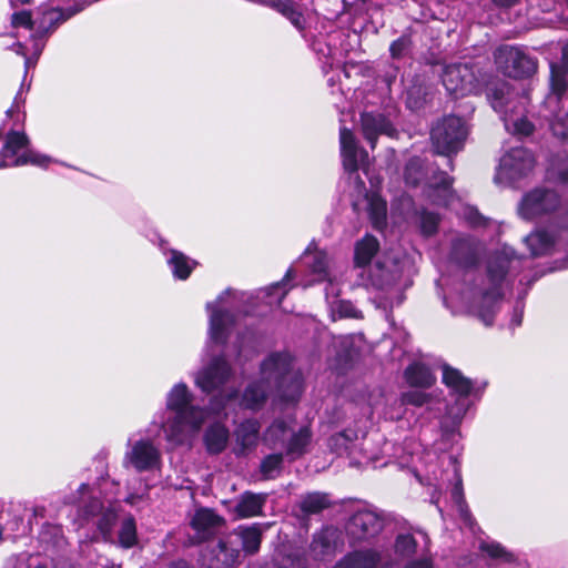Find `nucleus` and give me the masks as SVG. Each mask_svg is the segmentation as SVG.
Here are the masks:
<instances>
[{"mask_svg": "<svg viewBox=\"0 0 568 568\" xmlns=\"http://www.w3.org/2000/svg\"><path fill=\"white\" fill-rule=\"evenodd\" d=\"M423 163L419 158L410 159L404 171L405 182L409 185H417L423 178Z\"/></svg>", "mask_w": 568, "mask_h": 568, "instance_id": "de8ad7c7", "label": "nucleus"}, {"mask_svg": "<svg viewBox=\"0 0 568 568\" xmlns=\"http://www.w3.org/2000/svg\"><path fill=\"white\" fill-rule=\"evenodd\" d=\"M560 206V197L549 189H535L524 195L518 213L524 220H534L555 212Z\"/></svg>", "mask_w": 568, "mask_h": 568, "instance_id": "4468645a", "label": "nucleus"}, {"mask_svg": "<svg viewBox=\"0 0 568 568\" xmlns=\"http://www.w3.org/2000/svg\"><path fill=\"white\" fill-rule=\"evenodd\" d=\"M53 160L29 148V139L23 132L10 131L0 151V168L32 164L47 168Z\"/></svg>", "mask_w": 568, "mask_h": 568, "instance_id": "0eeeda50", "label": "nucleus"}, {"mask_svg": "<svg viewBox=\"0 0 568 568\" xmlns=\"http://www.w3.org/2000/svg\"><path fill=\"white\" fill-rule=\"evenodd\" d=\"M136 498H138V497H136L135 495H130V496H128V497H126V501H128L129 504H132V505H133V504L135 503V499H136Z\"/></svg>", "mask_w": 568, "mask_h": 568, "instance_id": "338daca9", "label": "nucleus"}, {"mask_svg": "<svg viewBox=\"0 0 568 568\" xmlns=\"http://www.w3.org/2000/svg\"><path fill=\"white\" fill-rule=\"evenodd\" d=\"M406 568H433V562L429 557L423 556L417 560L408 562Z\"/></svg>", "mask_w": 568, "mask_h": 568, "instance_id": "5fc2aeb1", "label": "nucleus"}, {"mask_svg": "<svg viewBox=\"0 0 568 568\" xmlns=\"http://www.w3.org/2000/svg\"><path fill=\"white\" fill-rule=\"evenodd\" d=\"M262 439L268 448L283 449L290 460H295L308 452L312 433L307 425L296 427L292 422L275 419Z\"/></svg>", "mask_w": 568, "mask_h": 568, "instance_id": "423d86ee", "label": "nucleus"}, {"mask_svg": "<svg viewBox=\"0 0 568 568\" xmlns=\"http://www.w3.org/2000/svg\"><path fill=\"white\" fill-rule=\"evenodd\" d=\"M169 568H191L185 561L173 562Z\"/></svg>", "mask_w": 568, "mask_h": 568, "instance_id": "680f3d73", "label": "nucleus"}, {"mask_svg": "<svg viewBox=\"0 0 568 568\" xmlns=\"http://www.w3.org/2000/svg\"><path fill=\"white\" fill-rule=\"evenodd\" d=\"M453 183V179L448 176L447 174L443 173L438 178V180L433 182V186L437 192H443V197L438 194L435 197V202L440 205L448 206L452 204L454 199V193L450 189Z\"/></svg>", "mask_w": 568, "mask_h": 568, "instance_id": "37998d69", "label": "nucleus"}, {"mask_svg": "<svg viewBox=\"0 0 568 568\" xmlns=\"http://www.w3.org/2000/svg\"><path fill=\"white\" fill-rule=\"evenodd\" d=\"M419 545L414 534H399L395 541V551L402 557H410L417 551Z\"/></svg>", "mask_w": 568, "mask_h": 568, "instance_id": "c03bdc74", "label": "nucleus"}, {"mask_svg": "<svg viewBox=\"0 0 568 568\" xmlns=\"http://www.w3.org/2000/svg\"><path fill=\"white\" fill-rule=\"evenodd\" d=\"M235 535L242 540L243 550L247 554H255L260 549L262 530L258 525L239 527Z\"/></svg>", "mask_w": 568, "mask_h": 568, "instance_id": "ea45409f", "label": "nucleus"}, {"mask_svg": "<svg viewBox=\"0 0 568 568\" xmlns=\"http://www.w3.org/2000/svg\"><path fill=\"white\" fill-rule=\"evenodd\" d=\"M535 165L534 155L524 148H513L501 156L496 180L514 182L528 174Z\"/></svg>", "mask_w": 568, "mask_h": 568, "instance_id": "dca6fc26", "label": "nucleus"}, {"mask_svg": "<svg viewBox=\"0 0 568 568\" xmlns=\"http://www.w3.org/2000/svg\"><path fill=\"white\" fill-rule=\"evenodd\" d=\"M119 544L123 548H131L136 544V526L133 517H126L119 531Z\"/></svg>", "mask_w": 568, "mask_h": 568, "instance_id": "a18cd8bd", "label": "nucleus"}, {"mask_svg": "<svg viewBox=\"0 0 568 568\" xmlns=\"http://www.w3.org/2000/svg\"><path fill=\"white\" fill-rule=\"evenodd\" d=\"M123 465L126 468H133L138 473L160 470L162 466L161 449L150 438L130 439Z\"/></svg>", "mask_w": 568, "mask_h": 568, "instance_id": "1a4fd4ad", "label": "nucleus"}, {"mask_svg": "<svg viewBox=\"0 0 568 568\" xmlns=\"http://www.w3.org/2000/svg\"><path fill=\"white\" fill-rule=\"evenodd\" d=\"M531 256H540L550 252L555 236L544 230H537L525 237Z\"/></svg>", "mask_w": 568, "mask_h": 568, "instance_id": "f704fd0d", "label": "nucleus"}, {"mask_svg": "<svg viewBox=\"0 0 568 568\" xmlns=\"http://www.w3.org/2000/svg\"><path fill=\"white\" fill-rule=\"evenodd\" d=\"M479 549L486 552L490 558L500 559L504 562L515 564L518 568H527V562L520 560L513 552L506 550L499 542L496 541H480Z\"/></svg>", "mask_w": 568, "mask_h": 568, "instance_id": "e433bc0d", "label": "nucleus"}, {"mask_svg": "<svg viewBox=\"0 0 568 568\" xmlns=\"http://www.w3.org/2000/svg\"><path fill=\"white\" fill-rule=\"evenodd\" d=\"M521 258L514 248L504 246L494 253L487 263V286H483L474 296L469 311L485 325H491L501 301V287L506 275L516 270Z\"/></svg>", "mask_w": 568, "mask_h": 568, "instance_id": "7ed1b4c3", "label": "nucleus"}, {"mask_svg": "<svg viewBox=\"0 0 568 568\" xmlns=\"http://www.w3.org/2000/svg\"><path fill=\"white\" fill-rule=\"evenodd\" d=\"M484 251L483 244L470 236H457L452 243L450 258L463 267L477 264Z\"/></svg>", "mask_w": 568, "mask_h": 568, "instance_id": "5701e85b", "label": "nucleus"}, {"mask_svg": "<svg viewBox=\"0 0 568 568\" xmlns=\"http://www.w3.org/2000/svg\"><path fill=\"white\" fill-rule=\"evenodd\" d=\"M544 106L548 111L545 118L549 120L554 135L568 143V111L566 112L568 110V94H564L561 102L555 110L547 108L545 104Z\"/></svg>", "mask_w": 568, "mask_h": 568, "instance_id": "bb28decb", "label": "nucleus"}, {"mask_svg": "<svg viewBox=\"0 0 568 568\" xmlns=\"http://www.w3.org/2000/svg\"><path fill=\"white\" fill-rule=\"evenodd\" d=\"M79 490H80V494H81V495H83V494H85V493H88V491H89V486H88V485H85V484H82V485L80 486V489H79Z\"/></svg>", "mask_w": 568, "mask_h": 568, "instance_id": "69168bd1", "label": "nucleus"}, {"mask_svg": "<svg viewBox=\"0 0 568 568\" xmlns=\"http://www.w3.org/2000/svg\"><path fill=\"white\" fill-rule=\"evenodd\" d=\"M108 503L110 507L105 509L104 505L98 500L92 499L89 505L84 506V513L88 516H95L101 514V519L99 520V529L106 537L110 536L112 526L116 518L115 510L111 507V500L108 498Z\"/></svg>", "mask_w": 568, "mask_h": 568, "instance_id": "c85d7f7f", "label": "nucleus"}, {"mask_svg": "<svg viewBox=\"0 0 568 568\" xmlns=\"http://www.w3.org/2000/svg\"><path fill=\"white\" fill-rule=\"evenodd\" d=\"M372 460V457L371 456H366L365 457V460H358V462H355V463H352L353 465H363V464H366L368 462Z\"/></svg>", "mask_w": 568, "mask_h": 568, "instance_id": "0e129e2a", "label": "nucleus"}, {"mask_svg": "<svg viewBox=\"0 0 568 568\" xmlns=\"http://www.w3.org/2000/svg\"><path fill=\"white\" fill-rule=\"evenodd\" d=\"M331 505L329 498L323 493H310L300 500V508L305 515L317 514Z\"/></svg>", "mask_w": 568, "mask_h": 568, "instance_id": "a19ab883", "label": "nucleus"}, {"mask_svg": "<svg viewBox=\"0 0 568 568\" xmlns=\"http://www.w3.org/2000/svg\"><path fill=\"white\" fill-rule=\"evenodd\" d=\"M339 144L343 166L348 172L358 197L363 196L367 201L368 213L374 227L381 229L386 219V201L376 193L368 195L364 182L357 174L359 169H366L368 154L358 145L355 135L347 128H341L339 130Z\"/></svg>", "mask_w": 568, "mask_h": 568, "instance_id": "20e7f679", "label": "nucleus"}, {"mask_svg": "<svg viewBox=\"0 0 568 568\" xmlns=\"http://www.w3.org/2000/svg\"><path fill=\"white\" fill-rule=\"evenodd\" d=\"M467 136V126L458 116H447L438 122L430 133L436 151L449 155L458 152Z\"/></svg>", "mask_w": 568, "mask_h": 568, "instance_id": "6e6552de", "label": "nucleus"}, {"mask_svg": "<svg viewBox=\"0 0 568 568\" xmlns=\"http://www.w3.org/2000/svg\"><path fill=\"white\" fill-rule=\"evenodd\" d=\"M357 439L358 435L355 430L345 429L329 438V447L338 455L346 454L347 456L353 457L358 446Z\"/></svg>", "mask_w": 568, "mask_h": 568, "instance_id": "473e14b6", "label": "nucleus"}, {"mask_svg": "<svg viewBox=\"0 0 568 568\" xmlns=\"http://www.w3.org/2000/svg\"><path fill=\"white\" fill-rule=\"evenodd\" d=\"M273 8L284 14L292 24L302 30L305 26V19L303 14L297 10L296 6L290 1L288 3L273 2Z\"/></svg>", "mask_w": 568, "mask_h": 568, "instance_id": "49530a36", "label": "nucleus"}, {"mask_svg": "<svg viewBox=\"0 0 568 568\" xmlns=\"http://www.w3.org/2000/svg\"><path fill=\"white\" fill-rule=\"evenodd\" d=\"M343 546V532L335 527H325L314 536L310 547V556L314 560H328L342 550Z\"/></svg>", "mask_w": 568, "mask_h": 568, "instance_id": "412c9836", "label": "nucleus"}, {"mask_svg": "<svg viewBox=\"0 0 568 568\" xmlns=\"http://www.w3.org/2000/svg\"><path fill=\"white\" fill-rule=\"evenodd\" d=\"M303 260L305 264L310 267L312 274L316 275V280L310 283H305L304 287H307L315 282L326 281V297H337L339 294V290L337 287L336 278L333 277L329 273V260L327 254L323 251H313L311 246H308L304 252Z\"/></svg>", "mask_w": 568, "mask_h": 568, "instance_id": "f3484780", "label": "nucleus"}, {"mask_svg": "<svg viewBox=\"0 0 568 568\" xmlns=\"http://www.w3.org/2000/svg\"><path fill=\"white\" fill-rule=\"evenodd\" d=\"M568 90V43L561 48L559 62L550 63V92L545 99V105L555 110Z\"/></svg>", "mask_w": 568, "mask_h": 568, "instance_id": "a211bd4d", "label": "nucleus"}, {"mask_svg": "<svg viewBox=\"0 0 568 568\" xmlns=\"http://www.w3.org/2000/svg\"><path fill=\"white\" fill-rule=\"evenodd\" d=\"M484 217L478 213V212H474V216L470 217V222L474 224V225H480L483 224L484 222Z\"/></svg>", "mask_w": 568, "mask_h": 568, "instance_id": "052dcab7", "label": "nucleus"}, {"mask_svg": "<svg viewBox=\"0 0 568 568\" xmlns=\"http://www.w3.org/2000/svg\"><path fill=\"white\" fill-rule=\"evenodd\" d=\"M231 291L222 293L214 302L207 303L206 308L210 311L209 351L211 344H224L226 341L229 328L234 322V316L230 311L226 298L230 297Z\"/></svg>", "mask_w": 568, "mask_h": 568, "instance_id": "ddd939ff", "label": "nucleus"}, {"mask_svg": "<svg viewBox=\"0 0 568 568\" xmlns=\"http://www.w3.org/2000/svg\"><path fill=\"white\" fill-rule=\"evenodd\" d=\"M494 4L500 8H510L518 3L519 0H491Z\"/></svg>", "mask_w": 568, "mask_h": 568, "instance_id": "13d9d810", "label": "nucleus"}, {"mask_svg": "<svg viewBox=\"0 0 568 568\" xmlns=\"http://www.w3.org/2000/svg\"><path fill=\"white\" fill-rule=\"evenodd\" d=\"M11 23L14 28L23 27L26 29H32V18L30 11L16 12L11 17Z\"/></svg>", "mask_w": 568, "mask_h": 568, "instance_id": "3c124183", "label": "nucleus"}, {"mask_svg": "<svg viewBox=\"0 0 568 568\" xmlns=\"http://www.w3.org/2000/svg\"><path fill=\"white\" fill-rule=\"evenodd\" d=\"M416 535L422 539L423 541V550H426L428 548V542H429V539L427 537V535L422 531V530H417L416 531Z\"/></svg>", "mask_w": 568, "mask_h": 568, "instance_id": "bf43d9fd", "label": "nucleus"}, {"mask_svg": "<svg viewBox=\"0 0 568 568\" xmlns=\"http://www.w3.org/2000/svg\"><path fill=\"white\" fill-rule=\"evenodd\" d=\"M523 314H524V305H523V303H517L514 308L513 318H511V323H510L511 328H515L521 324Z\"/></svg>", "mask_w": 568, "mask_h": 568, "instance_id": "864d4df0", "label": "nucleus"}, {"mask_svg": "<svg viewBox=\"0 0 568 568\" xmlns=\"http://www.w3.org/2000/svg\"><path fill=\"white\" fill-rule=\"evenodd\" d=\"M384 528V519L373 509L363 508L355 511L346 525L351 542L368 541Z\"/></svg>", "mask_w": 568, "mask_h": 568, "instance_id": "2eb2a0df", "label": "nucleus"}, {"mask_svg": "<svg viewBox=\"0 0 568 568\" xmlns=\"http://www.w3.org/2000/svg\"><path fill=\"white\" fill-rule=\"evenodd\" d=\"M24 89H23V85H21L20 90L18 91L16 98H14V102H13V105L11 106V109L8 110V113H12L13 111H19L20 108L24 104Z\"/></svg>", "mask_w": 568, "mask_h": 568, "instance_id": "6e6d98bb", "label": "nucleus"}, {"mask_svg": "<svg viewBox=\"0 0 568 568\" xmlns=\"http://www.w3.org/2000/svg\"><path fill=\"white\" fill-rule=\"evenodd\" d=\"M409 47V39L406 38V37H400L399 39H397L396 41H394L392 44H390V54L393 58H399L402 57L405 51L408 49Z\"/></svg>", "mask_w": 568, "mask_h": 568, "instance_id": "603ef678", "label": "nucleus"}, {"mask_svg": "<svg viewBox=\"0 0 568 568\" xmlns=\"http://www.w3.org/2000/svg\"><path fill=\"white\" fill-rule=\"evenodd\" d=\"M404 378L413 388H429L436 382V377L429 367L418 362H415L405 368Z\"/></svg>", "mask_w": 568, "mask_h": 568, "instance_id": "cd10ccee", "label": "nucleus"}, {"mask_svg": "<svg viewBox=\"0 0 568 568\" xmlns=\"http://www.w3.org/2000/svg\"><path fill=\"white\" fill-rule=\"evenodd\" d=\"M491 108L499 113L505 128L511 134L529 135L532 124L526 119V98L519 97L505 81L493 83L487 90Z\"/></svg>", "mask_w": 568, "mask_h": 568, "instance_id": "39448f33", "label": "nucleus"}, {"mask_svg": "<svg viewBox=\"0 0 568 568\" xmlns=\"http://www.w3.org/2000/svg\"><path fill=\"white\" fill-rule=\"evenodd\" d=\"M295 274L292 268H288L283 281L280 283H275L271 285L270 287L261 291V294H263L264 297L267 298V303L272 305L274 302L281 303L283 297L286 295L288 290L292 287H287V282L294 278Z\"/></svg>", "mask_w": 568, "mask_h": 568, "instance_id": "79ce46f5", "label": "nucleus"}, {"mask_svg": "<svg viewBox=\"0 0 568 568\" xmlns=\"http://www.w3.org/2000/svg\"><path fill=\"white\" fill-rule=\"evenodd\" d=\"M231 367L222 356L213 357L195 374V385L205 393L222 386L231 376Z\"/></svg>", "mask_w": 568, "mask_h": 568, "instance_id": "aec40b11", "label": "nucleus"}, {"mask_svg": "<svg viewBox=\"0 0 568 568\" xmlns=\"http://www.w3.org/2000/svg\"><path fill=\"white\" fill-rule=\"evenodd\" d=\"M339 313L346 317H356L357 313L349 303L341 301L338 304Z\"/></svg>", "mask_w": 568, "mask_h": 568, "instance_id": "4d7b16f0", "label": "nucleus"}, {"mask_svg": "<svg viewBox=\"0 0 568 568\" xmlns=\"http://www.w3.org/2000/svg\"><path fill=\"white\" fill-rule=\"evenodd\" d=\"M398 277L397 270L385 267L378 262L369 267V284L386 293L385 298L390 306L399 305L404 300L402 291L397 287Z\"/></svg>", "mask_w": 568, "mask_h": 568, "instance_id": "6ab92c4d", "label": "nucleus"}, {"mask_svg": "<svg viewBox=\"0 0 568 568\" xmlns=\"http://www.w3.org/2000/svg\"><path fill=\"white\" fill-rule=\"evenodd\" d=\"M260 424L255 419H247L240 424L235 430L236 444L241 447V452L244 453L247 449H252L258 442Z\"/></svg>", "mask_w": 568, "mask_h": 568, "instance_id": "7c9ffc66", "label": "nucleus"}, {"mask_svg": "<svg viewBox=\"0 0 568 568\" xmlns=\"http://www.w3.org/2000/svg\"><path fill=\"white\" fill-rule=\"evenodd\" d=\"M424 388H414L400 394L399 400L402 405H412L415 407L427 406L433 410V405L439 403L442 392L427 393Z\"/></svg>", "mask_w": 568, "mask_h": 568, "instance_id": "2f4dec72", "label": "nucleus"}, {"mask_svg": "<svg viewBox=\"0 0 568 568\" xmlns=\"http://www.w3.org/2000/svg\"><path fill=\"white\" fill-rule=\"evenodd\" d=\"M31 63H32L31 59L30 58H26V62H24L26 69H28L31 65Z\"/></svg>", "mask_w": 568, "mask_h": 568, "instance_id": "774afa93", "label": "nucleus"}, {"mask_svg": "<svg viewBox=\"0 0 568 568\" xmlns=\"http://www.w3.org/2000/svg\"><path fill=\"white\" fill-rule=\"evenodd\" d=\"M379 243L373 235H365L355 245V264L363 267L369 264L372 258L378 252Z\"/></svg>", "mask_w": 568, "mask_h": 568, "instance_id": "c9c22d12", "label": "nucleus"}, {"mask_svg": "<svg viewBox=\"0 0 568 568\" xmlns=\"http://www.w3.org/2000/svg\"><path fill=\"white\" fill-rule=\"evenodd\" d=\"M303 390L300 372L292 368V357L287 353L271 354L261 365V378L244 392L243 405L250 409L260 408L271 392L287 403L298 399Z\"/></svg>", "mask_w": 568, "mask_h": 568, "instance_id": "f257e3e1", "label": "nucleus"}, {"mask_svg": "<svg viewBox=\"0 0 568 568\" xmlns=\"http://www.w3.org/2000/svg\"><path fill=\"white\" fill-rule=\"evenodd\" d=\"M439 217L432 212H422L420 214V231L425 236H430L437 232Z\"/></svg>", "mask_w": 568, "mask_h": 568, "instance_id": "8fccbe9b", "label": "nucleus"}, {"mask_svg": "<svg viewBox=\"0 0 568 568\" xmlns=\"http://www.w3.org/2000/svg\"><path fill=\"white\" fill-rule=\"evenodd\" d=\"M282 463V453L271 454L262 460L261 471L266 478H273L280 473Z\"/></svg>", "mask_w": 568, "mask_h": 568, "instance_id": "09e8293b", "label": "nucleus"}, {"mask_svg": "<svg viewBox=\"0 0 568 568\" xmlns=\"http://www.w3.org/2000/svg\"><path fill=\"white\" fill-rule=\"evenodd\" d=\"M454 478L456 480L455 486L452 490V498L454 503L456 504L457 511L459 514L460 519L464 521V524L469 527L471 530H474L476 523L468 509V506L465 503L464 494H463V486H462V476L459 473V469L456 465H454Z\"/></svg>", "mask_w": 568, "mask_h": 568, "instance_id": "72a5a7b5", "label": "nucleus"}, {"mask_svg": "<svg viewBox=\"0 0 568 568\" xmlns=\"http://www.w3.org/2000/svg\"><path fill=\"white\" fill-rule=\"evenodd\" d=\"M229 430L221 424H213L205 433L204 442L207 450L211 454L221 453L227 444Z\"/></svg>", "mask_w": 568, "mask_h": 568, "instance_id": "4c0bfd02", "label": "nucleus"}, {"mask_svg": "<svg viewBox=\"0 0 568 568\" xmlns=\"http://www.w3.org/2000/svg\"><path fill=\"white\" fill-rule=\"evenodd\" d=\"M239 554V550L233 546L229 537L207 546L202 557L207 568H233Z\"/></svg>", "mask_w": 568, "mask_h": 568, "instance_id": "4be33fe9", "label": "nucleus"}, {"mask_svg": "<svg viewBox=\"0 0 568 568\" xmlns=\"http://www.w3.org/2000/svg\"><path fill=\"white\" fill-rule=\"evenodd\" d=\"M192 402L193 394L184 383L175 384L166 395V410L173 416L162 420L160 427L172 445L191 444L209 418V412Z\"/></svg>", "mask_w": 568, "mask_h": 568, "instance_id": "f03ea898", "label": "nucleus"}, {"mask_svg": "<svg viewBox=\"0 0 568 568\" xmlns=\"http://www.w3.org/2000/svg\"><path fill=\"white\" fill-rule=\"evenodd\" d=\"M168 264L170 265L173 275L179 280H186L192 270L195 267L196 262L189 258L183 253L170 250L168 256Z\"/></svg>", "mask_w": 568, "mask_h": 568, "instance_id": "58836bf2", "label": "nucleus"}, {"mask_svg": "<svg viewBox=\"0 0 568 568\" xmlns=\"http://www.w3.org/2000/svg\"><path fill=\"white\" fill-rule=\"evenodd\" d=\"M382 551L376 549L355 550L339 560L335 568H377Z\"/></svg>", "mask_w": 568, "mask_h": 568, "instance_id": "a878e982", "label": "nucleus"}, {"mask_svg": "<svg viewBox=\"0 0 568 568\" xmlns=\"http://www.w3.org/2000/svg\"><path fill=\"white\" fill-rule=\"evenodd\" d=\"M13 49H14V51H16L18 54L26 55L23 44H21V43H16V44L13 45Z\"/></svg>", "mask_w": 568, "mask_h": 568, "instance_id": "e2e57ef3", "label": "nucleus"}, {"mask_svg": "<svg viewBox=\"0 0 568 568\" xmlns=\"http://www.w3.org/2000/svg\"><path fill=\"white\" fill-rule=\"evenodd\" d=\"M443 383L449 388L450 393L458 397L457 403L452 407H446L444 419H449L452 424H457L466 413V398L473 389V382L465 377L458 369L448 365L443 366Z\"/></svg>", "mask_w": 568, "mask_h": 568, "instance_id": "f8f14e48", "label": "nucleus"}, {"mask_svg": "<svg viewBox=\"0 0 568 568\" xmlns=\"http://www.w3.org/2000/svg\"><path fill=\"white\" fill-rule=\"evenodd\" d=\"M494 57L497 69L509 78H527L537 70L536 60L518 47L500 45Z\"/></svg>", "mask_w": 568, "mask_h": 568, "instance_id": "9d476101", "label": "nucleus"}, {"mask_svg": "<svg viewBox=\"0 0 568 568\" xmlns=\"http://www.w3.org/2000/svg\"><path fill=\"white\" fill-rule=\"evenodd\" d=\"M266 500V495L244 493L234 507V513L239 518L257 516L262 511Z\"/></svg>", "mask_w": 568, "mask_h": 568, "instance_id": "c756f323", "label": "nucleus"}, {"mask_svg": "<svg viewBox=\"0 0 568 568\" xmlns=\"http://www.w3.org/2000/svg\"><path fill=\"white\" fill-rule=\"evenodd\" d=\"M361 129L372 149L375 148L378 135H392L394 132L390 122L379 113H363L361 115Z\"/></svg>", "mask_w": 568, "mask_h": 568, "instance_id": "b1692460", "label": "nucleus"}, {"mask_svg": "<svg viewBox=\"0 0 568 568\" xmlns=\"http://www.w3.org/2000/svg\"><path fill=\"white\" fill-rule=\"evenodd\" d=\"M223 525V518L213 510L201 508L191 519V527L196 532V540L202 541L213 535Z\"/></svg>", "mask_w": 568, "mask_h": 568, "instance_id": "393cba45", "label": "nucleus"}, {"mask_svg": "<svg viewBox=\"0 0 568 568\" xmlns=\"http://www.w3.org/2000/svg\"><path fill=\"white\" fill-rule=\"evenodd\" d=\"M442 81L447 92L455 98L476 93L479 88L478 70L469 62L446 65Z\"/></svg>", "mask_w": 568, "mask_h": 568, "instance_id": "9b49d317", "label": "nucleus"}]
</instances>
